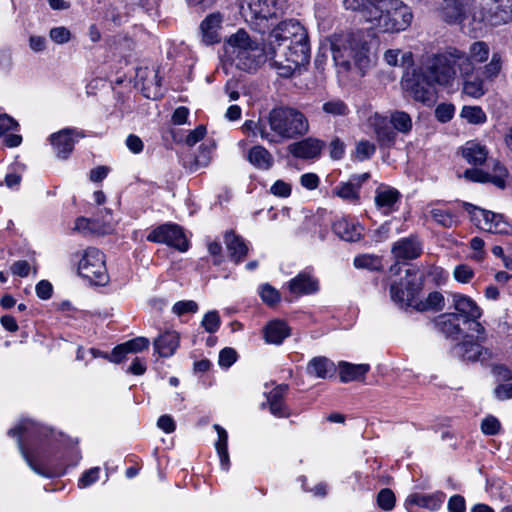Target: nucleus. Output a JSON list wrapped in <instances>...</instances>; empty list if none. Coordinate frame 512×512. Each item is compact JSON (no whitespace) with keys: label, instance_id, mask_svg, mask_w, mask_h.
<instances>
[{"label":"nucleus","instance_id":"nucleus-1","mask_svg":"<svg viewBox=\"0 0 512 512\" xmlns=\"http://www.w3.org/2000/svg\"><path fill=\"white\" fill-rule=\"evenodd\" d=\"M8 435L16 439L29 468L44 478L63 476L67 468L76 466L81 459L77 442L29 418L20 419L8 430Z\"/></svg>","mask_w":512,"mask_h":512},{"label":"nucleus","instance_id":"nucleus-2","mask_svg":"<svg viewBox=\"0 0 512 512\" xmlns=\"http://www.w3.org/2000/svg\"><path fill=\"white\" fill-rule=\"evenodd\" d=\"M270 63L279 76L288 78L309 62L310 45L303 25L287 19L275 25L265 38Z\"/></svg>","mask_w":512,"mask_h":512},{"label":"nucleus","instance_id":"nucleus-3","mask_svg":"<svg viewBox=\"0 0 512 512\" xmlns=\"http://www.w3.org/2000/svg\"><path fill=\"white\" fill-rule=\"evenodd\" d=\"M269 127V143L278 144L303 137L309 132V121L300 110L291 106H277L266 116Z\"/></svg>","mask_w":512,"mask_h":512},{"label":"nucleus","instance_id":"nucleus-4","mask_svg":"<svg viewBox=\"0 0 512 512\" xmlns=\"http://www.w3.org/2000/svg\"><path fill=\"white\" fill-rule=\"evenodd\" d=\"M224 48L235 67L245 72H255L267 59L270 61L266 42L260 46L243 29L232 34L225 41Z\"/></svg>","mask_w":512,"mask_h":512},{"label":"nucleus","instance_id":"nucleus-5","mask_svg":"<svg viewBox=\"0 0 512 512\" xmlns=\"http://www.w3.org/2000/svg\"><path fill=\"white\" fill-rule=\"evenodd\" d=\"M455 66L458 67L459 73L467 74L472 70L465 52L456 48H449L444 53L433 54L428 57L421 71L430 82L447 86L456 77Z\"/></svg>","mask_w":512,"mask_h":512},{"label":"nucleus","instance_id":"nucleus-6","mask_svg":"<svg viewBox=\"0 0 512 512\" xmlns=\"http://www.w3.org/2000/svg\"><path fill=\"white\" fill-rule=\"evenodd\" d=\"M369 45L361 32L334 35L331 39L332 57L337 66L349 70L352 65L360 70L369 63Z\"/></svg>","mask_w":512,"mask_h":512},{"label":"nucleus","instance_id":"nucleus-7","mask_svg":"<svg viewBox=\"0 0 512 512\" xmlns=\"http://www.w3.org/2000/svg\"><path fill=\"white\" fill-rule=\"evenodd\" d=\"M370 13L374 25L383 32L404 31L413 19L410 7L401 0H374Z\"/></svg>","mask_w":512,"mask_h":512},{"label":"nucleus","instance_id":"nucleus-8","mask_svg":"<svg viewBox=\"0 0 512 512\" xmlns=\"http://www.w3.org/2000/svg\"><path fill=\"white\" fill-rule=\"evenodd\" d=\"M390 298L401 309L427 311L444 307V297L436 290H390Z\"/></svg>","mask_w":512,"mask_h":512},{"label":"nucleus","instance_id":"nucleus-9","mask_svg":"<svg viewBox=\"0 0 512 512\" xmlns=\"http://www.w3.org/2000/svg\"><path fill=\"white\" fill-rule=\"evenodd\" d=\"M78 274L87 279L89 284L105 286L109 276L105 265L104 254L97 248H87L78 263Z\"/></svg>","mask_w":512,"mask_h":512},{"label":"nucleus","instance_id":"nucleus-10","mask_svg":"<svg viewBox=\"0 0 512 512\" xmlns=\"http://www.w3.org/2000/svg\"><path fill=\"white\" fill-rule=\"evenodd\" d=\"M147 240L167 244L181 252H185L189 248L188 240L182 228L172 223H166L153 229L148 234Z\"/></svg>","mask_w":512,"mask_h":512},{"label":"nucleus","instance_id":"nucleus-11","mask_svg":"<svg viewBox=\"0 0 512 512\" xmlns=\"http://www.w3.org/2000/svg\"><path fill=\"white\" fill-rule=\"evenodd\" d=\"M434 85L433 82H430L425 77L422 71L414 73L412 77L403 81L404 88L413 99L426 105H431L435 102L436 91Z\"/></svg>","mask_w":512,"mask_h":512},{"label":"nucleus","instance_id":"nucleus-12","mask_svg":"<svg viewBox=\"0 0 512 512\" xmlns=\"http://www.w3.org/2000/svg\"><path fill=\"white\" fill-rule=\"evenodd\" d=\"M367 126L373 130L375 138L381 148L394 146L397 133L394 131L389 118L375 112L368 117Z\"/></svg>","mask_w":512,"mask_h":512},{"label":"nucleus","instance_id":"nucleus-13","mask_svg":"<svg viewBox=\"0 0 512 512\" xmlns=\"http://www.w3.org/2000/svg\"><path fill=\"white\" fill-rule=\"evenodd\" d=\"M474 0H443L439 13L448 24H461L473 11Z\"/></svg>","mask_w":512,"mask_h":512},{"label":"nucleus","instance_id":"nucleus-14","mask_svg":"<svg viewBox=\"0 0 512 512\" xmlns=\"http://www.w3.org/2000/svg\"><path fill=\"white\" fill-rule=\"evenodd\" d=\"M445 500L443 492H434L432 494L413 493L405 500V508L408 512H417L416 507L435 512L440 509Z\"/></svg>","mask_w":512,"mask_h":512},{"label":"nucleus","instance_id":"nucleus-15","mask_svg":"<svg viewBox=\"0 0 512 512\" xmlns=\"http://www.w3.org/2000/svg\"><path fill=\"white\" fill-rule=\"evenodd\" d=\"M82 136L74 128H65L51 134L50 143L60 159H67L74 149L76 137Z\"/></svg>","mask_w":512,"mask_h":512},{"label":"nucleus","instance_id":"nucleus-16","mask_svg":"<svg viewBox=\"0 0 512 512\" xmlns=\"http://www.w3.org/2000/svg\"><path fill=\"white\" fill-rule=\"evenodd\" d=\"M422 243L416 235H410L396 241L391 248V253L397 261H409L418 258L422 254Z\"/></svg>","mask_w":512,"mask_h":512},{"label":"nucleus","instance_id":"nucleus-17","mask_svg":"<svg viewBox=\"0 0 512 512\" xmlns=\"http://www.w3.org/2000/svg\"><path fill=\"white\" fill-rule=\"evenodd\" d=\"M222 23L223 15L220 12H213L202 20L199 28L201 41L205 45H213L221 41Z\"/></svg>","mask_w":512,"mask_h":512},{"label":"nucleus","instance_id":"nucleus-18","mask_svg":"<svg viewBox=\"0 0 512 512\" xmlns=\"http://www.w3.org/2000/svg\"><path fill=\"white\" fill-rule=\"evenodd\" d=\"M323 147V141L308 137L292 143L289 146V152L296 158L314 159L320 156Z\"/></svg>","mask_w":512,"mask_h":512},{"label":"nucleus","instance_id":"nucleus-19","mask_svg":"<svg viewBox=\"0 0 512 512\" xmlns=\"http://www.w3.org/2000/svg\"><path fill=\"white\" fill-rule=\"evenodd\" d=\"M333 232L342 240L347 242L359 241L363 234V228L353 219L340 218L332 225Z\"/></svg>","mask_w":512,"mask_h":512},{"label":"nucleus","instance_id":"nucleus-20","mask_svg":"<svg viewBox=\"0 0 512 512\" xmlns=\"http://www.w3.org/2000/svg\"><path fill=\"white\" fill-rule=\"evenodd\" d=\"M106 216L102 223L97 218L89 219L85 217L78 218L75 222V230L84 234L104 235L112 230L111 221L107 216L111 217L110 210L106 209Z\"/></svg>","mask_w":512,"mask_h":512},{"label":"nucleus","instance_id":"nucleus-21","mask_svg":"<svg viewBox=\"0 0 512 512\" xmlns=\"http://www.w3.org/2000/svg\"><path fill=\"white\" fill-rule=\"evenodd\" d=\"M224 243L230 259L236 264L242 262L248 253V246L245 240L233 230H229L224 234Z\"/></svg>","mask_w":512,"mask_h":512},{"label":"nucleus","instance_id":"nucleus-22","mask_svg":"<svg viewBox=\"0 0 512 512\" xmlns=\"http://www.w3.org/2000/svg\"><path fill=\"white\" fill-rule=\"evenodd\" d=\"M179 343V333L175 330H167L154 340V349L161 357H171L178 349Z\"/></svg>","mask_w":512,"mask_h":512},{"label":"nucleus","instance_id":"nucleus-23","mask_svg":"<svg viewBox=\"0 0 512 512\" xmlns=\"http://www.w3.org/2000/svg\"><path fill=\"white\" fill-rule=\"evenodd\" d=\"M264 339L268 344L280 345L291 334V329L283 320H272L264 327Z\"/></svg>","mask_w":512,"mask_h":512},{"label":"nucleus","instance_id":"nucleus-24","mask_svg":"<svg viewBox=\"0 0 512 512\" xmlns=\"http://www.w3.org/2000/svg\"><path fill=\"white\" fill-rule=\"evenodd\" d=\"M287 385H278L267 393V403L270 412L276 417H288V408L284 402V397L287 392Z\"/></svg>","mask_w":512,"mask_h":512},{"label":"nucleus","instance_id":"nucleus-25","mask_svg":"<svg viewBox=\"0 0 512 512\" xmlns=\"http://www.w3.org/2000/svg\"><path fill=\"white\" fill-rule=\"evenodd\" d=\"M399 198L400 193L395 188L379 187L375 192V204L385 215L395 210Z\"/></svg>","mask_w":512,"mask_h":512},{"label":"nucleus","instance_id":"nucleus-26","mask_svg":"<svg viewBox=\"0 0 512 512\" xmlns=\"http://www.w3.org/2000/svg\"><path fill=\"white\" fill-rule=\"evenodd\" d=\"M461 154L470 165L479 166L487 160L488 149L478 141L470 140L462 147Z\"/></svg>","mask_w":512,"mask_h":512},{"label":"nucleus","instance_id":"nucleus-27","mask_svg":"<svg viewBox=\"0 0 512 512\" xmlns=\"http://www.w3.org/2000/svg\"><path fill=\"white\" fill-rule=\"evenodd\" d=\"M454 354L466 361H483L488 352L479 343L465 340L454 347Z\"/></svg>","mask_w":512,"mask_h":512},{"label":"nucleus","instance_id":"nucleus-28","mask_svg":"<svg viewBox=\"0 0 512 512\" xmlns=\"http://www.w3.org/2000/svg\"><path fill=\"white\" fill-rule=\"evenodd\" d=\"M217 433V440L214 443L217 455L220 461V467L223 471L227 472L230 468V458L228 453V433L219 424L213 425Z\"/></svg>","mask_w":512,"mask_h":512},{"label":"nucleus","instance_id":"nucleus-29","mask_svg":"<svg viewBox=\"0 0 512 512\" xmlns=\"http://www.w3.org/2000/svg\"><path fill=\"white\" fill-rule=\"evenodd\" d=\"M474 70L475 66H472V70L467 74L460 73L463 78L462 91L465 95L478 99L485 94L486 90L484 88L483 80L478 75H474Z\"/></svg>","mask_w":512,"mask_h":512},{"label":"nucleus","instance_id":"nucleus-30","mask_svg":"<svg viewBox=\"0 0 512 512\" xmlns=\"http://www.w3.org/2000/svg\"><path fill=\"white\" fill-rule=\"evenodd\" d=\"M275 0H249L248 11L251 18L268 20L276 15Z\"/></svg>","mask_w":512,"mask_h":512},{"label":"nucleus","instance_id":"nucleus-31","mask_svg":"<svg viewBox=\"0 0 512 512\" xmlns=\"http://www.w3.org/2000/svg\"><path fill=\"white\" fill-rule=\"evenodd\" d=\"M478 213L482 215L483 220L481 229L494 234H504L508 232L509 225L501 214H496L489 210H486V212Z\"/></svg>","mask_w":512,"mask_h":512},{"label":"nucleus","instance_id":"nucleus-32","mask_svg":"<svg viewBox=\"0 0 512 512\" xmlns=\"http://www.w3.org/2000/svg\"><path fill=\"white\" fill-rule=\"evenodd\" d=\"M455 309L465 319H477L481 316V310L477 304L469 297L462 294L453 296Z\"/></svg>","mask_w":512,"mask_h":512},{"label":"nucleus","instance_id":"nucleus-33","mask_svg":"<svg viewBox=\"0 0 512 512\" xmlns=\"http://www.w3.org/2000/svg\"><path fill=\"white\" fill-rule=\"evenodd\" d=\"M334 372V363L323 356L312 358L307 365V373L317 378L325 379Z\"/></svg>","mask_w":512,"mask_h":512},{"label":"nucleus","instance_id":"nucleus-34","mask_svg":"<svg viewBox=\"0 0 512 512\" xmlns=\"http://www.w3.org/2000/svg\"><path fill=\"white\" fill-rule=\"evenodd\" d=\"M249 162L258 169L269 170L274 164L272 154L263 146H253L248 151Z\"/></svg>","mask_w":512,"mask_h":512},{"label":"nucleus","instance_id":"nucleus-35","mask_svg":"<svg viewBox=\"0 0 512 512\" xmlns=\"http://www.w3.org/2000/svg\"><path fill=\"white\" fill-rule=\"evenodd\" d=\"M370 366L368 364H350L347 362H341L339 364V374L342 382H351L362 380Z\"/></svg>","mask_w":512,"mask_h":512},{"label":"nucleus","instance_id":"nucleus-36","mask_svg":"<svg viewBox=\"0 0 512 512\" xmlns=\"http://www.w3.org/2000/svg\"><path fill=\"white\" fill-rule=\"evenodd\" d=\"M439 330L447 337H455L460 332V316L455 313H445L436 320Z\"/></svg>","mask_w":512,"mask_h":512},{"label":"nucleus","instance_id":"nucleus-37","mask_svg":"<svg viewBox=\"0 0 512 512\" xmlns=\"http://www.w3.org/2000/svg\"><path fill=\"white\" fill-rule=\"evenodd\" d=\"M494 6L491 7V19L493 24L499 25L512 20V0H493Z\"/></svg>","mask_w":512,"mask_h":512},{"label":"nucleus","instance_id":"nucleus-38","mask_svg":"<svg viewBox=\"0 0 512 512\" xmlns=\"http://www.w3.org/2000/svg\"><path fill=\"white\" fill-rule=\"evenodd\" d=\"M319 280L312 268L299 272L289 282V288H318Z\"/></svg>","mask_w":512,"mask_h":512},{"label":"nucleus","instance_id":"nucleus-39","mask_svg":"<svg viewBox=\"0 0 512 512\" xmlns=\"http://www.w3.org/2000/svg\"><path fill=\"white\" fill-rule=\"evenodd\" d=\"M489 46L484 41H476L469 47V54L466 57L469 59L471 66L475 63H483L489 58Z\"/></svg>","mask_w":512,"mask_h":512},{"label":"nucleus","instance_id":"nucleus-40","mask_svg":"<svg viewBox=\"0 0 512 512\" xmlns=\"http://www.w3.org/2000/svg\"><path fill=\"white\" fill-rule=\"evenodd\" d=\"M333 194L345 201L358 202L360 199L359 188L352 181L339 183L334 189Z\"/></svg>","mask_w":512,"mask_h":512},{"label":"nucleus","instance_id":"nucleus-41","mask_svg":"<svg viewBox=\"0 0 512 512\" xmlns=\"http://www.w3.org/2000/svg\"><path fill=\"white\" fill-rule=\"evenodd\" d=\"M322 111L331 117H345L350 113L348 105L341 99L333 98L323 103Z\"/></svg>","mask_w":512,"mask_h":512},{"label":"nucleus","instance_id":"nucleus-42","mask_svg":"<svg viewBox=\"0 0 512 512\" xmlns=\"http://www.w3.org/2000/svg\"><path fill=\"white\" fill-rule=\"evenodd\" d=\"M389 119L396 133L408 134L412 129V119L406 112L395 111Z\"/></svg>","mask_w":512,"mask_h":512},{"label":"nucleus","instance_id":"nucleus-43","mask_svg":"<svg viewBox=\"0 0 512 512\" xmlns=\"http://www.w3.org/2000/svg\"><path fill=\"white\" fill-rule=\"evenodd\" d=\"M354 266L357 269H366L369 271H379L382 269L381 258L374 254H361L354 258Z\"/></svg>","mask_w":512,"mask_h":512},{"label":"nucleus","instance_id":"nucleus-44","mask_svg":"<svg viewBox=\"0 0 512 512\" xmlns=\"http://www.w3.org/2000/svg\"><path fill=\"white\" fill-rule=\"evenodd\" d=\"M266 117L260 119L258 122L247 120L243 125L245 132L251 133L253 136H260L263 140L269 143V129L267 128Z\"/></svg>","mask_w":512,"mask_h":512},{"label":"nucleus","instance_id":"nucleus-45","mask_svg":"<svg viewBox=\"0 0 512 512\" xmlns=\"http://www.w3.org/2000/svg\"><path fill=\"white\" fill-rule=\"evenodd\" d=\"M430 213L433 220L445 228H451L458 223L456 215L449 210L433 208Z\"/></svg>","mask_w":512,"mask_h":512},{"label":"nucleus","instance_id":"nucleus-46","mask_svg":"<svg viewBox=\"0 0 512 512\" xmlns=\"http://www.w3.org/2000/svg\"><path fill=\"white\" fill-rule=\"evenodd\" d=\"M461 117L466 119L468 123L476 125L483 124L487 120L485 112L479 106H464Z\"/></svg>","mask_w":512,"mask_h":512},{"label":"nucleus","instance_id":"nucleus-47","mask_svg":"<svg viewBox=\"0 0 512 512\" xmlns=\"http://www.w3.org/2000/svg\"><path fill=\"white\" fill-rule=\"evenodd\" d=\"M507 177V169L499 162H495L493 167V174L487 173V182L492 183L499 189H504L506 187Z\"/></svg>","mask_w":512,"mask_h":512},{"label":"nucleus","instance_id":"nucleus-48","mask_svg":"<svg viewBox=\"0 0 512 512\" xmlns=\"http://www.w3.org/2000/svg\"><path fill=\"white\" fill-rule=\"evenodd\" d=\"M162 77L159 75V71H154L153 81H148L143 85L145 96L151 99H157L162 96L161 92Z\"/></svg>","mask_w":512,"mask_h":512},{"label":"nucleus","instance_id":"nucleus-49","mask_svg":"<svg viewBox=\"0 0 512 512\" xmlns=\"http://www.w3.org/2000/svg\"><path fill=\"white\" fill-rule=\"evenodd\" d=\"M502 68V57L499 53L492 54L490 62L483 68V75L486 79H494L498 76Z\"/></svg>","mask_w":512,"mask_h":512},{"label":"nucleus","instance_id":"nucleus-50","mask_svg":"<svg viewBox=\"0 0 512 512\" xmlns=\"http://www.w3.org/2000/svg\"><path fill=\"white\" fill-rule=\"evenodd\" d=\"M448 276V272L442 269L441 267H431L426 273L425 281L428 284L442 286L446 284Z\"/></svg>","mask_w":512,"mask_h":512},{"label":"nucleus","instance_id":"nucleus-51","mask_svg":"<svg viewBox=\"0 0 512 512\" xmlns=\"http://www.w3.org/2000/svg\"><path fill=\"white\" fill-rule=\"evenodd\" d=\"M221 325V319L217 311L212 310L207 312L201 321V326L208 333H215Z\"/></svg>","mask_w":512,"mask_h":512},{"label":"nucleus","instance_id":"nucleus-52","mask_svg":"<svg viewBox=\"0 0 512 512\" xmlns=\"http://www.w3.org/2000/svg\"><path fill=\"white\" fill-rule=\"evenodd\" d=\"M376 151V146L367 140H362L357 143L355 149V157L359 161L370 159Z\"/></svg>","mask_w":512,"mask_h":512},{"label":"nucleus","instance_id":"nucleus-53","mask_svg":"<svg viewBox=\"0 0 512 512\" xmlns=\"http://www.w3.org/2000/svg\"><path fill=\"white\" fill-rule=\"evenodd\" d=\"M395 501V495L391 489L384 488L377 495V504L385 511L392 510L395 506Z\"/></svg>","mask_w":512,"mask_h":512},{"label":"nucleus","instance_id":"nucleus-54","mask_svg":"<svg viewBox=\"0 0 512 512\" xmlns=\"http://www.w3.org/2000/svg\"><path fill=\"white\" fill-rule=\"evenodd\" d=\"M198 311V304L193 300H182L176 302L172 307V312L177 316L185 314H194Z\"/></svg>","mask_w":512,"mask_h":512},{"label":"nucleus","instance_id":"nucleus-55","mask_svg":"<svg viewBox=\"0 0 512 512\" xmlns=\"http://www.w3.org/2000/svg\"><path fill=\"white\" fill-rule=\"evenodd\" d=\"M100 476V468L93 467L91 469L86 470L78 480V487L80 489L87 488L97 482Z\"/></svg>","mask_w":512,"mask_h":512},{"label":"nucleus","instance_id":"nucleus-56","mask_svg":"<svg viewBox=\"0 0 512 512\" xmlns=\"http://www.w3.org/2000/svg\"><path fill=\"white\" fill-rule=\"evenodd\" d=\"M126 352L129 353H138L149 347V340L145 337H136L129 341L122 343Z\"/></svg>","mask_w":512,"mask_h":512},{"label":"nucleus","instance_id":"nucleus-57","mask_svg":"<svg viewBox=\"0 0 512 512\" xmlns=\"http://www.w3.org/2000/svg\"><path fill=\"white\" fill-rule=\"evenodd\" d=\"M237 360V352L231 347L223 348L219 353L218 364L222 368L231 367Z\"/></svg>","mask_w":512,"mask_h":512},{"label":"nucleus","instance_id":"nucleus-58","mask_svg":"<svg viewBox=\"0 0 512 512\" xmlns=\"http://www.w3.org/2000/svg\"><path fill=\"white\" fill-rule=\"evenodd\" d=\"M500 429V422L494 416H488L481 423V430L486 435H495Z\"/></svg>","mask_w":512,"mask_h":512},{"label":"nucleus","instance_id":"nucleus-59","mask_svg":"<svg viewBox=\"0 0 512 512\" xmlns=\"http://www.w3.org/2000/svg\"><path fill=\"white\" fill-rule=\"evenodd\" d=\"M462 206H463L464 210L469 213L471 221L476 226L481 228V225H483V220H482V215L479 214L478 212H486V210L481 209L477 206H474L473 204H470L468 202H463Z\"/></svg>","mask_w":512,"mask_h":512},{"label":"nucleus","instance_id":"nucleus-60","mask_svg":"<svg viewBox=\"0 0 512 512\" xmlns=\"http://www.w3.org/2000/svg\"><path fill=\"white\" fill-rule=\"evenodd\" d=\"M50 38L57 44H64L70 40V31L65 27H54L50 30Z\"/></svg>","mask_w":512,"mask_h":512},{"label":"nucleus","instance_id":"nucleus-61","mask_svg":"<svg viewBox=\"0 0 512 512\" xmlns=\"http://www.w3.org/2000/svg\"><path fill=\"white\" fill-rule=\"evenodd\" d=\"M435 115L440 122H448L454 115V107L450 104H440L435 110Z\"/></svg>","mask_w":512,"mask_h":512},{"label":"nucleus","instance_id":"nucleus-62","mask_svg":"<svg viewBox=\"0 0 512 512\" xmlns=\"http://www.w3.org/2000/svg\"><path fill=\"white\" fill-rule=\"evenodd\" d=\"M260 297L270 307H275L281 301L278 290H260Z\"/></svg>","mask_w":512,"mask_h":512},{"label":"nucleus","instance_id":"nucleus-63","mask_svg":"<svg viewBox=\"0 0 512 512\" xmlns=\"http://www.w3.org/2000/svg\"><path fill=\"white\" fill-rule=\"evenodd\" d=\"M454 277L459 283L466 284L473 277V271L466 265H459L454 270Z\"/></svg>","mask_w":512,"mask_h":512},{"label":"nucleus","instance_id":"nucleus-64","mask_svg":"<svg viewBox=\"0 0 512 512\" xmlns=\"http://www.w3.org/2000/svg\"><path fill=\"white\" fill-rule=\"evenodd\" d=\"M447 508L449 512H465L466 503L464 497L461 495H453L448 501Z\"/></svg>","mask_w":512,"mask_h":512}]
</instances>
